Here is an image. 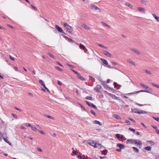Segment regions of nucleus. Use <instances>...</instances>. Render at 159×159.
<instances>
[{
    "mask_svg": "<svg viewBox=\"0 0 159 159\" xmlns=\"http://www.w3.org/2000/svg\"><path fill=\"white\" fill-rule=\"evenodd\" d=\"M85 102L89 107H91L95 109L97 108V107L95 105L92 103H90L89 101H85Z\"/></svg>",
    "mask_w": 159,
    "mask_h": 159,
    "instance_id": "obj_4",
    "label": "nucleus"
},
{
    "mask_svg": "<svg viewBox=\"0 0 159 159\" xmlns=\"http://www.w3.org/2000/svg\"><path fill=\"white\" fill-rule=\"evenodd\" d=\"M152 16L157 21H159V17L157 16L155 14H153Z\"/></svg>",
    "mask_w": 159,
    "mask_h": 159,
    "instance_id": "obj_16",
    "label": "nucleus"
},
{
    "mask_svg": "<svg viewBox=\"0 0 159 159\" xmlns=\"http://www.w3.org/2000/svg\"><path fill=\"white\" fill-rule=\"evenodd\" d=\"M44 116H45L46 117L48 118H50V119H52V120H53L54 119V118L52 116H50L49 115H47V114H44Z\"/></svg>",
    "mask_w": 159,
    "mask_h": 159,
    "instance_id": "obj_22",
    "label": "nucleus"
},
{
    "mask_svg": "<svg viewBox=\"0 0 159 159\" xmlns=\"http://www.w3.org/2000/svg\"><path fill=\"white\" fill-rule=\"evenodd\" d=\"M113 116L115 118L117 119H120V117L117 114H115L113 115Z\"/></svg>",
    "mask_w": 159,
    "mask_h": 159,
    "instance_id": "obj_23",
    "label": "nucleus"
},
{
    "mask_svg": "<svg viewBox=\"0 0 159 159\" xmlns=\"http://www.w3.org/2000/svg\"><path fill=\"white\" fill-rule=\"evenodd\" d=\"M101 60L103 61V63L105 64L106 65H107L108 64V63L106 60L103 58H101Z\"/></svg>",
    "mask_w": 159,
    "mask_h": 159,
    "instance_id": "obj_18",
    "label": "nucleus"
},
{
    "mask_svg": "<svg viewBox=\"0 0 159 159\" xmlns=\"http://www.w3.org/2000/svg\"><path fill=\"white\" fill-rule=\"evenodd\" d=\"M26 126L28 127H30L31 128L32 126L30 124H26Z\"/></svg>",
    "mask_w": 159,
    "mask_h": 159,
    "instance_id": "obj_61",
    "label": "nucleus"
},
{
    "mask_svg": "<svg viewBox=\"0 0 159 159\" xmlns=\"http://www.w3.org/2000/svg\"><path fill=\"white\" fill-rule=\"evenodd\" d=\"M147 143H148L149 144H151V145H153L154 144V143L152 141H147Z\"/></svg>",
    "mask_w": 159,
    "mask_h": 159,
    "instance_id": "obj_37",
    "label": "nucleus"
},
{
    "mask_svg": "<svg viewBox=\"0 0 159 159\" xmlns=\"http://www.w3.org/2000/svg\"><path fill=\"white\" fill-rule=\"evenodd\" d=\"M138 10L142 13H145V9L143 8L142 7H138Z\"/></svg>",
    "mask_w": 159,
    "mask_h": 159,
    "instance_id": "obj_10",
    "label": "nucleus"
},
{
    "mask_svg": "<svg viewBox=\"0 0 159 159\" xmlns=\"http://www.w3.org/2000/svg\"><path fill=\"white\" fill-rule=\"evenodd\" d=\"M129 129L131 131L134 132L135 131V130L134 129H133L132 128H129Z\"/></svg>",
    "mask_w": 159,
    "mask_h": 159,
    "instance_id": "obj_49",
    "label": "nucleus"
},
{
    "mask_svg": "<svg viewBox=\"0 0 159 159\" xmlns=\"http://www.w3.org/2000/svg\"><path fill=\"white\" fill-rule=\"evenodd\" d=\"M89 79L91 80L94 81L95 79L94 78H93L92 76H89Z\"/></svg>",
    "mask_w": 159,
    "mask_h": 159,
    "instance_id": "obj_44",
    "label": "nucleus"
},
{
    "mask_svg": "<svg viewBox=\"0 0 159 159\" xmlns=\"http://www.w3.org/2000/svg\"><path fill=\"white\" fill-rule=\"evenodd\" d=\"M93 123L94 124H96L99 125H102V124H101V123L99 121H98L97 120H95L93 122Z\"/></svg>",
    "mask_w": 159,
    "mask_h": 159,
    "instance_id": "obj_19",
    "label": "nucleus"
},
{
    "mask_svg": "<svg viewBox=\"0 0 159 159\" xmlns=\"http://www.w3.org/2000/svg\"><path fill=\"white\" fill-rule=\"evenodd\" d=\"M82 159H87L85 157V156L84 155L82 156Z\"/></svg>",
    "mask_w": 159,
    "mask_h": 159,
    "instance_id": "obj_64",
    "label": "nucleus"
},
{
    "mask_svg": "<svg viewBox=\"0 0 159 159\" xmlns=\"http://www.w3.org/2000/svg\"><path fill=\"white\" fill-rule=\"evenodd\" d=\"M67 65L69 67H70V68H74V66L71 65H70V64H67Z\"/></svg>",
    "mask_w": 159,
    "mask_h": 159,
    "instance_id": "obj_57",
    "label": "nucleus"
},
{
    "mask_svg": "<svg viewBox=\"0 0 159 159\" xmlns=\"http://www.w3.org/2000/svg\"><path fill=\"white\" fill-rule=\"evenodd\" d=\"M79 47L80 48V49H84L85 48V46L83 44L80 43V46H79Z\"/></svg>",
    "mask_w": 159,
    "mask_h": 159,
    "instance_id": "obj_32",
    "label": "nucleus"
},
{
    "mask_svg": "<svg viewBox=\"0 0 159 159\" xmlns=\"http://www.w3.org/2000/svg\"><path fill=\"white\" fill-rule=\"evenodd\" d=\"M55 27L56 29L60 32L63 33V30L62 29L57 25H55Z\"/></svg>",
    "mask_w": 159,
    "mask_h": 159,
    "instance_id": "obj_5",
    "label": "nucleus"
},
{
    "mask_svg": "<svg viewBox=\"0 0 159 159\" xmlns=\"http://www.w3.org/2000/svg\"><path fill=\"white\" fill-rule=\"evenodd\" d=\"M130 49L134 52L138 54H140V53L135 48H131Z\"/></svg>",
    "mask_w": 159,
    "mask_h": 159,
    "instance_id": "obj_11",
    "label": "nucleus"
},
{
    "mask_svg": "<svg viewBox=\"0 0 159 159\" xmlns=\"http://www.w3.org/2000/svg\"><path fill=\"white\" fill-rule=\"evenodd\" d=\"M89 6L94 11L99 10L100 12L101 11V9L93 4L92 3L90 4L89 5Z\"/></svg>",
    "mask_w": 159,
    "mask_h": 159,
    "instance_id": "obj_3",
    "label": "nucleus"
},
{
    "mask_svg": "<svg viewBox=\"0 0 159 159\" xmlns=\"http://www.w3.org/2000/svg\"><path fill=\"white\" fill-rule=\"evenodd\" d=\"M132 149L136 153H138L139 152V150L138 148L135 147H133Z\"/></svg>",
    "mask_w": 159,
    "mask_h": 159,
    "instance_id": "obj_15",
    "label": "nucleus"
},
{
    "mask_svg": "<svg viewBox=\"0 0 159 159\" xmlns=\"http://www.w3.org/2000/svg\"><path fill=\"white\" fill-rule=\"evenodd\" d=\"M88 143L90 145L93 146L95 148H98L101 147V144L99 143H97L94 142V141H91L88 142Z\"/></svg>",
    "mask_w": 159,
    "mask_h": 159,
    "instance_id": "obj_2",
    "label": "nucleus"
},
{
    "mask_svg": "<svg viewBox=\"0 0 159 159\" xmlns=\"http://www.w3.org/2000/svg\"><path fill=\"white\" fill-rule=\"evenodd\" d=\"M144 71L148 74L151 75L152 74L151 71L149 70H145Z\"/></svg>",
    "mask_w": 159,
    "mask_h": 159,
    "instance_id": "obj_33",
    "label": "nucleus"
},
{
    "mask_svg": "<svg viewBox=\"0 0 159 159\" xmlns=\"http://www.w3.org/2000/svg\"><path fill=\"white\" fill-rule=\"evenodd\" d=\"M128 119H129V120H131L133 122H135V120H134L133 119H131L130 118H128Z\"/></svg>",
    "mask_w": 159,
    "mask_h": 159,
    "instance_id": "obj_54",
    "label": "nucleus"
},
{
    "mask_svg": "<svg viewBox=\"0 0 159 159\" xmlns=\"http://www.w3.org/2000/svg\"><path fill=\"white\" fill-rule=\"evenodd\" d=\"M97 92H99L100 91V90L101 89L102 86L99 84L97 85Z\"/></svg>",
    "mask_w": 159,
    "mask_h": 159,
    "instance_id": "obj_13",
    "label": "nucleus"
},
{
    "mask_svg": "<svg viewBox=\"0 0 159 159\" xmlns=\"http://www.w3.org/2000/svg\"><path fill=\"white\" fill-rule=\"evenodd\" d=\"M152 85L154 86L157 87V88H159V86L155 84L154 83H152Z\"/></svg>",
    "mask_w": 159,
    "mask_h": 159,
    "instance_id": "obj_39",
    "label": "nucleus"
},
{
    "mask_svg": "<svg viewBox=\"0 0 159 159\" xmlns=\"http://www.w3.org/2000/svg\"><path fill=\"white\" fill-rule=\"evenodd\" d=\"M7 26L9 27V28H11V29H13L14 28V27L12 26H11V25H7Z\"/></svg>",
    "mask_w": 159,
    "mask_h": 159,
    "instance_id": "obj_60",
    "label": "nucleus"
},
{
    "mask_svg": "<svg viewBox=\"0 0 159 159\" xmlns=\"http://www.w3.org/2000/svg\"><path fill=\"white\" fill-rule=\"evenodd\" d=\"M3 139L7 143L10 145H11V143L9 142L8 141V140L7 139H6L4 137H3Z\"/></svg>",
    "mask_w": 159,
    "mask_h": 159,
    "instance_id": "obj_26",
    "label": "nucleus"
},
{
    "mask_svg": "<svg viewBox=\"0 0 159 159\" xmlns=\"http://www.w3.org/2000/svg\"><path fill=\"white\" fill-rule=\"evenodd\" d=\"M98 45L100 47H101L102 48H105V49H107V47H106V46H104L102 45L101 44H99V43H98Z\"/></svg>",
    "mask_w": 159,
    "mask_h": 159,
    "instance_id": "obj_35",
    "label": "nucleus"
},
{
    "mask_svg": "<svg viewBox=\"0 0 159 159\" xmlns=\"http://www.w3.org/2000/svg\"><path fill=\"white\" fill-rule=\"evenodd\" d=\"M9 57H10V58L12 61H14V58L12 57L10 55L9 56Z\"/></svg>",
    "mask_w": 159,
    "mask_h": 159,
    "instance_id": "obj_58",
    "label": "nucleus"
},
{
    "mask_svg": "<svg viewBox=\"0 0 159 159\" xmlns=\"http://www.w3.org/2000/svg\"><path fill=\"white\" fill-rule=\"evenodd\" d=\"M16 109V110H18L20 111H22V110L21 109H19V108H17V107H14Z\"/></svg>",
    "mask_w": 159,
    "mask_h": 159,
    "instance_id": "obj_62",
    "label": "nucleus"
},
{
    "mask_svg": "<svg viewBox=\"0 0 159 159\" xmlns=\"http://www.w3.org/2000/svg\"><path fill=\"white\" fill-rule=\"evenodd\" d=\"M117 146L119 147L120 148V149H124L125 148V146L124 145L120 144V143H118L117 145Z\"/></svg>",
    "mask_w": 159,
    "mask_h": 159,
    "instance_id": "obj_12",
    "label": "nucleus"
},
{
    "mask_svg": "<svg viewBox=\"0 0 159 159\" xmlns=\"http://www.w3.org/2000/svg\"><path fill=\"white\" fill-rule=\"evenodd\" d=\"M82 26L86 30H90L91 29V28L90 27L88 26L85 24L82 25Z\"/></svg>",
    "mask_w": 159,
    "mask_h": 159,
    "instance_id": "obj_9",
    "label": "nucleus"
},
{
    "mask_svg": "<svg viewBox=\"0 0 159 159\" xmlns=\"http://www.w3.org/2000/svg\"><path fill=\"white\" fill-rule=\"evenodd\" d=\"M111 63L113 64V65H117V63L115 62H114V61H111Z\"/></svg>",
    "mask_w": 159,
    "mask_h": 159,
    "instance_id": "obj_63",
    "label": "nucleus"
},
{
    "mask_svg": "<svg viewBox=\"0 0 159 159\" xmlns=\"http://www.w3.org/2000/svg\"><path fill=\"white\" fill-rule=\"evenodd\" d=\"M61 24L66 29L68 32L72 34L73 29L70 26L68 25L66 23L64 22H61Z\"/></svg>",
    "mask_w": 159,
    "mask_h": 159,
    "instance_id": "obj_1",
    "label": "nucleus"
},
{
    "mask_svg": "<svg viewBox=\"0 0 159 159\" xmlns=\"http://www.w3.org/2000/svg\"><path fill=\"white\" fill-rule=\"evenodd\" d=\"M31 6L32 7V8H33L35 11H36L37 10V8L34 6L33 5H31Z\"/></svg>",
    "mask_w": 159,
    "mask_h": 159,
    "instance_id": "obj_53",
    "label": "nucleus"
},
{
    "mask_svg": "<svg viewBox=\"0 0 159 159\" xmlns=\"http://www.w3.org/2000/svg\"><path fill=\"white\" fill-rule=\"evenodd\" d=\"M11 115L15 118L17 119V116L16 115L14 114H11Z\"/></svg>",
    "mask_w": 159,
    "mask_h": 159,
    "instance_id": "obj_46",
    "label": "nucleus"
},
{
    "mask_svg": "<svg viewBox=\"0 0 159 159\" xmlns=\"http://www.w3.org/2000/svg\"><path fill=\"white\" fill-rule=\"evenodd\" d=\"M55 68L57 69L58 70H59L61 71H62V70L59 67L57 66V67H55Z\"/></svg>",
    "mask_w": 159,
    "mask_h": 159,
    "instance_id": "obj_41",
    "label": "nucleus"
},
{
    "mask_svg": "<svg viewBox=\"0 0 159 159\" xmlns=\"http://www.w3.org/2000/svg\"><path fill=\"white\" fill-rule=\"evenodd\" d=\"M152 127L155 129L156 130L157 129H158L157 128L156 126L154 125H152Z\"/></svg>",
    "mask_w": 159,
    "mask_h": 159,
    "instance_id": "obj_51",
    "label": "nucleus"
},
{
    "mask_svg": "<svg viewBox=\"0 0 159 159\" xmlns=\"http://www.w3.org/2000/svg\"><path fill=\"white\" fill-rule=\"evenodd\" d=\"M77 77L80 80H85V79L83 77H82V76L80 75L79 73L77 75Z\"/></svg>",
    "mask_w": 159,
    "mask_h": 159,
    "instance_id": "obj_14",
    "label": "nucleus"
},
{
    "mask_svg": "<svg viewBox=\"0 0 159 159\" xmlns=\"http://www.w3.org/2000/svg\"><path fill=\"white\" fill-rule=\"evenodd\" d=\"M142 2L145 5L147 4V3H148V2L147 1H145L142 0Z\"/></svg>",
    "mask_w": 159,
    "mask_h": 159,
    "instance_id": "obj_48",
    "label": "nucleus"
},
{
    "mask_svg": "<svg viewBox=\"0 0 159 159\" xmlns=\"http://www.w3.org/2000/svg\"><path fill=\"white\" fill-rule=\"evenodd\" d=\"M48 54L50 57L53 59H55L56 58L51 53L48 52Z\"/></svg>",
    "mask_w": 159,
    "mask_h": 159,
    "instance_id": "obj_25",
    "label": "nucleus"
},
{
    "mask_svg": "<svg viewBox=\"0 0 159 159\" xmlns=\"http://www.w3.org/2000/svg\"><path fill=\"white\" fill-rule=\"evenodd\" d=\"M114 97L117 100H119V101H120V102H122L123 103H125V102L123 100H121L120 99H119V98L117 97H116V96H115V97Z\"/></svg>",
    "mask_w": 159,
    "mask_h": 159,
    "instance_id": "obj_27",
    "label": "nucleus"
},
{
    "mask_svg": "<svg viewBox=\"0 0 159 159\" xmlns=\"http://www.w3.org/2000/svg\"><path fill=\"white\" fill-rule=\"evenodd\" d=\"M125 123L127 124L128 125H130V121L128 120H125Z\"/></svg>",
    "mask_w": 159,
    "mask_h": 159,
    "instance_id": "obj_50",
    "label": "nucleus"
},
{
    "mask_svg": "<svg viewBox=\"0 0 159 159\" xmlns=\"http://www.w3.org/2000/svg\"><path fill=\"white\" fill-rule=\"evenodd\" d=\"M72 152L74 155H77L78 154L77 151L75 150L73 151Z\"/></svg>",
    "mask_w": 159,
    "mask_h": 159,
    "instance_id": "obj_40",
    "label": "nucleus"
},
{
    "mask_svg": "<svg viewBox=\"0 0 159 159\" xmlns=\"http://www.w3.org/2000/svg\"><path fill=\"white\" fill-rule=\"evenodd\" d=\"M44 88L47 90V91L49 93H50V91L46 87L45 85L43 86Z\"/></svg>",
    "mask_w": 159,
    "mask_h": 159,
    "instance_id": "obj_52",
    "label": "nucleus"
},
{
    "mask_svg": "<svg viewBox=\"0 0 159 159\" xmlns=\"http://www.w3.org/2000/svg\"><path fill=\"white\" fill-rule=\"evenodd\" d=\"M39 83L43 86V87L45 85L44 84V82H43V81L42 80H39Z\"/></svg>",
    "mask_w": 159,
    "mask_h": 159,
    "instance_id": "obj_28",
    "label": "nucleus"
},
{
    "mask_svg": "<svg viewBox=\"0 0 159 159\" xmlns=\"http://www.w3.org/2000/svg\"><path fill=\"white\" fill-rule=\"evenodd\" d=\"M103 53L105 55L108 57H112V55L108 51H103Z\"/></svg>",
    "mask_w": 159,
    "mask_h": 159,
    "instance_id": "obj_6",
    "label": "nucleus"
},
{
    "mask_svg": "<svg viewBox=\"0 0 159 159\" xmlns=\"http://www.w3.org/2000/svg\"><path fill=\"white\" fill-rule=\"evenodd\" d=\"M101 152L102 154L105 155L107 153V150H103V151H102Z\"/></svg>",
    "mask_w": 159,
    "mask_h": 159,
    "instance_id": "obj_30",
    "label": "nucleus"
},
{
    "mask_svg": "<svg viewBox=\"0 0 159 159\" xmlns=\"http://www.w3.org/2000/svg\"><path fill=\"white\" fill-rule=\"evenodd\" d=\"M140 92H147L148 93H149V92L148 91V90H141L140 91H138L136 92V93H139Z\"/></svg>",
    "mask_w": 159,
    "mask_h": 159,
    "instance_id": "obj_29",
    "label": "nucleus"
},
{
    "mask_svg": "<svg viewBox=\"0 0 159 159\" xmlns=\"http://www.w3.org/2000/svg\"><path fill=\"white\" fill-rule=\"evenodd\" d=\"M140 85L143 87L144 88L146 89H150V88L148 86H146L145 84H140Z\"/></svg>",
    "mask_w": 159,
    "mask_h": 159,
    "instance_id": "obj_21",
    "label": "nucleus"
},
{
    "mask_svg": "<svg viewBox=\"0 0 159 159\" xmlns=\"http://www.w3.org/2000/svg\"><path fill=\"white\" fill-rule=\"evenodd\" d=\"M116 137L118 139L120 138V134H117L116 135Z\"/></svg>",
    "mask_w": 159,
    "mask_h": 159,
    "instance_id": "obj_56",
    "label": "nucleus"
},
{
    "mask_svg": "<svg viewBox=\"0 0 159 159\" xmlns=\"http://www.w3.org/2000/svg\"><path fill=\"white\" fill-rule=\"evenodd\" d=\"M125 4L130 8H132V6L128 2L126 3Z\"/></svg>",
    "mask_w": 159,
    "mask_h": 159,
    "instance_id": "obj_34",
    "label": "nucleus"
},
{
    "mask_svg": "<svg viewBox=\"0 0 159 159\" xmlns=\"http://www.w3.org/2000/svg\"><path fill=\"white\" fill-rule=\"evenodd\" d=\"M38 131L40 133H41V134H44L45 133L44 132H43V131L42 130H38Z\"/></svg>",
    "mask_w": 159,
    "mask_h": 159,
    "instance_id": "obj_43",
    "label": "nucleus"
},
{
    "mask_svg": "<svg viewBox=\"0 0 159 159\" xmlns=\"http://www.w3.org/2000/svg\"><path fill=\"white\" fill-rule=\"evenodd\" d=\"M146 112L144 111L143 110H139V112L138 114H146Z\"/></svg>",
    "mask_w": 159,
    "mask_h": 159,
    "instance_id": "obj_20",
    "label": "nucleus"
},
{
    "mask_svg": "<svg viewBox=\"0 0 159 159\" xmlns=\"http://www.w3.org/2000/svg\"><path fill=\"white\" fill-rule=\"evenodd\" d=\"M139 109H138L135 108V109H132V112H134V113H138V112H139Z\"/></svg>",
    "mask_w": 159,
    "mask_h": 159,
    "instance_id": "obj_17",
    "label": "nucleus"
},
{
    "mask_svg": "<svg viewBox=\"0 0 159 159\" xmlns=\"http://www.w3.org/2000/svg\"><path fill=\"white\" fill-rule=\"evenodd\" d=\"M135 140H133L132 139H128L126 141L127 144L130 143L131 144H134L135 143Z\"/></svg>",
    "mask_w": 159,
    "mask_h": 159,
    "instance_id": "obj_7",
    "label": "nucleus"
},
{
    "mask_svg": "<svg viewBox=\"0 0 159 159\" xmlns=\"http://www.w3.org/2000/svg\"><path fill=\"white\" fill-rule=\"evenodd\" d=\"M69 42L71 43H75L74 41L73 40L71 39H68Z\"/></svg>",
    "mask_w": 159,
    "mask_h": 159,
    "instance_id": "obj_47",
    "label": "nucleus"
},
{
    "mask_svg": "<svg viewBox=\"0 0 159 159\" xmlns=\"http://www.w3.org/2000/svg\"><path fill=\"white\" fill-rule=\"evenodd\" d=\"M71 70L73 72H74L75 74H76L77 75L79 73L77 71L74 70H73V69H71Z\"/></svg>",
    "mask_w": 159,
    "mask_h": 159,
    "instance_id": "obj_45",
    "label": "nucleus"
},
{
    "mask_svg": "<svg viewBox=\"0 0 159 159\" xmlns=\"http://www.w3.org/2000/svg\"><path fill=\"white\" fill-rule=\"evenodd\" d=\"M31 128L34 131H36L37 130V129L35 126H32L31 127Z\"/></svg>",
    "mask_w": 159,
    "mask_h": 159,
    "instance_id": "obj_36",
    "label": "nucleus"
},
{
    "mask_svg": "<svg viewBox=\"0 0 159 159\" xmlns=\"http://www.w3.org/2000/svg\"><path fill=\"white\" fill-rule=\"evenodd\" d=\"M151 149V147L150 146H148L144 148V149L145 150L148 151H150Z\"/></svg>",
    "mask_w": 159,
    "mask_h": 159,
    "instance_id": "obj_31",
    "label": "nucleus"
},
{
    "mask_svg": "<svg viewBox=\"0 0 159 159\" xmlns=\"http://www.w3.org/2000/svg\"><path fill=\"white\" fill-rule=\"evenodd\" d=\"M79 105H80V106H81V107L84 110V111H85L86 110V109L83 106L82 104H79Z\"/></svg>",
    "mask_w": 159,
    "mask_h": 159,
    "instance_id": "obj_42",
    "label": "nucleus"
},
{
    "mask_svg": "<svg viewBox=\"0 0 159 159\" xmlns=\"http://www.w3.org/2000/svg\"><path fill=\"white\" fill-rule=\"evenodd\" d=\"M91 113L93 114V115L95 116L96 114L95 112H94L92 110H91Z\"/></svg>",
    "mask_w": 159,
    "mask_h": 159,
    "instance_id": "obj_59",
    "label": "nucleus"
},
{
    "mask_svg": "<svg viewBox=\"0 0 159 159\" xmlns=\"http://www.w3.org/2000/svg\"><path fill=\"white\" fill-rule=\"evenodd\" d=\"M127 61L133 65H135V63L131 59H128Z\"/></svg>",
    "mask_w": 159,
    "mask_h": 159,
    "instance_id": "obj_24",
    "label": "nucleus"
},
{
    "mask_svg": "<svg viewBox=\"0 0 159 159\" xmlns=\"http://www.w3.org/2000/svg\"><path fill=\"white\" fill-rule=\"evenodd\" d=\"M153 117L155 120H157L158 121H159V118H156L154 117Z\"/></svg>",
    "mask_w": 159,
    "mask_h": 159,
    "instance_id": "obj_55",
    "label": "nucleus"
},
{
    "mask_svg": "<svg viewBox=\"0 0 159 159\" xmlns=\"http://www.w3.org/2000/svg\"><path fill=\"white\" fill-rule=\"evenodd\" d=\"M134 142H135L134 143V144L139 145H141L142 144L141 141L139 140H135Z\"/></svg>",
    "mask_w": 159,
    "mask_h": 159,
    "instance_id": "obj_8",
    "label": "nucleus"
},
{
    "mask_svg": "<svg viewBox=\"0 0 159 159\" xmlns=\"http://www.w3.org/2000/svg\"><path fill=\"white\" fill-rule=\"evenodd\" d=\"M85 99H88V100H93L92 98L91 97H89V96L86 97L85 98Z\"/></svg>",
    "mask_w": 159,
    "mask_h": 159,
    "instance_id": "obj_38",
    "label": "nucleus"
}]
</instances>
